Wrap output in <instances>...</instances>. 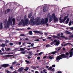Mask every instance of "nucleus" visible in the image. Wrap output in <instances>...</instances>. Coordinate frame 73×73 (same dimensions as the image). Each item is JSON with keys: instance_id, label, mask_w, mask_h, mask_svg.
I'll use <instances>...</instances> for the list:
<instances>
[{"instance_id": "f257e3e1", "label": "nucleus", "mask_w": 73, "mask_h": 73, "mask_svg": "<svg viewBox=\"0 0 73 73\" xmlns=\"http://www.w3.org/2000/svg\"><path fill=\"white\" fill-rule=\"evenodd\" d=\"M15 23V19L14 18L11 20V18L10 16L9 17L7 22V20H5L4 22V25L5 26V28H8L9 27V25L11 24L12 27H14Z\"/></svg>"}, {"instance_id": "f03ea898", "label": "nucleus", "mask_w": 73, "mask_h": 73, "mask_svg": "<svg viewBox=\"0 0 73 73\" xmlns=\"http://www.w3.org/2000/svg\"><path fill=\"white\" fill-rule=\"evenodd\" d=\"M29 23V19L27 18L25 19H22L21 21V22L19 23L18 25L19 26H21L22 24H23V27H25V25H28Z\"/></svg>"}, {"instance_id": "7ed1b4c3", "label": "nucleus", "mask_w": 73, "mask_h": 73, "mask_svg": "<svg viewBox=\"0 0 73 73\" xmlns=\"http://www.w3.org/2000/svg\"><path fill=\"white\" fill-rule=\"evenodd\" d=\"M34 17H32L31 18L30 20L29 21V23L32 25H35V24H36V25H40L41 24V23H39V22H36V20H35V21H34Z\"/></svg>"}, {"instance_id": "20e7f679", "label": "nucleus", "mask_w": 73, "mask_h": 73, "mask_svg": "<svg viewBox=\"0 0 73 73\" xmlns=\"http://www.w3.org/2000/svg\"><path fill=\"white\" fill-rule=\"evenodd\" d=\"M68 57V56H66V55L64 54H62L57 56L56 60L57 62H59V60L62 59V58H66Z\"/></svg>"}, {"instance_id": "39448f33", "label": "nucleus", "mask_w": 73, "mask_h": 73, "mask_svg": "<svg viewBox=\"0 0 73 73\" xmlns=\"http://www.w3.org/2000/svg\"><path fill=\"white\" fill-rule=\"evenodd\" d=\"M57 36L53 35L52 36V37H53V38H57L58 39H60V37H61L60 34H57ZM58 36H59V37Z\"/></svg>"}, {"instance_id": "423d86ee", "label": "nucleus", "mask_w": 73, "mask_h": 73, "mask_svg": "<svg viewBox=\"0 0 73 73\" xmlns=\"http://www.w3.org/2000/svg\"><path fill=\"white\" fill-rule=\"evenodd\" d=\"M66 18H67V17L66 16L64 17L63 20V19H60V20H59L60 23H64L65 20H66Z\"/></svg>"}, {"instance_id": "0eeeda50", "label": "nucleus", "mask_w": 73, "mask_h": 73, "mask_svg": "<svg viewBox=\"0 0 73 73\" xmlns=\"http://www.w3.org/2000/svg\"><path fill=\"white\" fill-rule=\"evenodd\" d=\"M9 65L8 64H3L1 65V67H2L3 68H7V67H8V66H9Z\"/></svg>"}, {"instance_id": "6e6552de", "label": "nucleus", "mask_w": 73, "mask_h": 73, "mask_svg": "<svg viewBox=\"0 0 73 73\" xmlns=\"http://www.w3.org/2000/svg\"><path fill=\"white\" fill-rule=\"evenodd\" d=\"M33 32H34L35 33H39L40 35H43V33H41L42 31H33Z\"/></svg>"}, {"instance_id": "1a4fd4ad", "label": "nucleus", "mask_w": 73, "mask_h": 73, "mask_svg": "<svg viewBox=\"0 0 73 73\" xmlns=\"http://www.w3.org/2000/svg\"><path fill=\"white\" fill-rule=\"evenodd\" d=\"M48 8L47 6H46L45 7H44V9L43 10V12H46L48 11Z\"/></svg>"}, {"instance_id": "9d476101", "label": "nucleus", "mask_w": 73, "mask_h": 73, "mask_svg": "<svg viewBox=\"0 0 73 73\" xmlns=\"http://www.w3.org/2000/svg\"><path fill=\"white\" fill-rule=\"evenodd\" d=\"M24 70V68L21 67L18 69V72L19 73H21L22 70Z\"/></svg>"}, {"instance_id": "9b49d317", "label": "nucleus", "mask_w": 73, "mask_h": 73, "mask_svg": "<svg viewBox=\"0 0 73 73\" xmlns=\"http://www.w3.org/2000/svg\"><path fill=\"white\" fill-rule=\"evenodd\" d=\"M50 16L52 18V19H54V18H55V17H56V15L54 13H53L52 14V15Z\"/></svg>"}, {"instance_id": "f8f14e48", "label": "nucleus", "mask_w": 73, "mask_h": 73, "mask_svg": "<svg viewBox=\"0 0 73 73\" xmlns=\"http://www.w3.org/2000/svg\"><path fill=\"white\" fill-rule=\"evenodd\" d=\"M70 52H69L70 55L73 56V48L70 50Z\"/></svg>"}, {"instance_id": "ddd939ff", "label": "nucleus", "mask_w": 73, "mask_h": 73, "mask_svg": "<svg viewBox=\"0 0 73 73\" xmlns=\"http://www.w3.org/2000/svg\"><path fill=\"white\" fill-rule=\"evenodd\" d=\"M13 56V55H8L3 56L4 57H9Z\"/></svg>"}, {"instance_id": "4468645a", "label": "nucleus", "mask_w": 73, "mask_h": 73, "mask_svg": "<svg viewBox=\"0 0 73 73\" xmlns=\"http://www.w3.org/2000/svg\"><path fill=\"white\" fill-rule=\"evenodd\" d=\"M53 19H54V23H56L57 21H58V19H57V17Z\"/></svg>"}, {"instance_id": "2eb2a0df", "label": "nucleus", "mask_w": 73, "mask_h": 73, "mask_svg": "<svg viewBox=\"0 0 73 73\" xmlns=\"http://www.w3.org/2000/svg\"><path fill=\"white\" fill-rule=\"evenodd\" d=\"M44 22L45 23H47L48 22V18H46L44 19Z\"/></svg>"}, {"instance_id": "dca6fc26", "label": "nucleus", "mask_w": 73, "mask_h": 73, "mask_svg": "<svg viewBox=\"0 0 73 73\" xmlns=\"http://www.w3.org/2000/svg\"><path fill=\"white\" fill-rule=\"evenodd\" d=\"M0 24V29H3V23H1V24Z\"/></svg>"}, {"instance_id": "f3484780", "label": "nucleus", "mask_w": 73, "mask_h": 73, "mask_svg": "<svg viewBox=\"0 0 73 73\" xmlns=\"http://www.w3.org/2000/svg\"><path fill=\"white\" fill-rule=\"evenodd\" d=\"M57 52L56 50L54 52H50V54H56V53H57Z\"/></svg>"}, {"instance_id": "a211bd4d", "label": "nucleus", "mask_w": 73, "mask_h": 73, "mask_svg": "<svg viewBox=\"0 0 73 73\" xmlns=\"http://www.w3.org/2000/svg\"><path fill=\"white\" fill-rule=\"evenodd\" d=\"M32 15V13H30V14H29L28 15L29 18H31Z\"/></svg>"}, {"instance_id": "6ab92c4d", "label": "nucleus", "mask_w": 73, "mask_h": 73, "mask_svg": "<svg viewBox=\"0 0 73 73\" xmlns=\"http://www.w3.org/2000/svg\"><path fill=\"white\" fill-rule=\"evenodd\" d=\"M65 33L67 34H68V35H71V34H72V33H70V32L68 31H65Z\"/></svg>"}, {"instance_id": "aec40b11", "label": "nucleus", "mask_w": 73, "mask_h": 73, "mask_svg": "<svg viewBox=\"0 0 73 73\" xmlns=\"http://www.w3.org/2000/svg\"><path fill=\"white\" fill-rule=\"evenodd\" d=\"M48 19L49 21L50 22H51L52 21V20H53V19L51 17L48 18Z\"/></svg>"}, {"instance_id": "412c9836", "label": "nucleus", "mask_w": 73, "mask_h": 73, "mask_svg": "<svg viewBox=\"0 0 73 73\" xmlns=\"http://www.w3.org/2000/svg\"><path fill=\"white\" fill-rule=\"evenodd\" d=\"M32 51L29 52V53L30 55V56H31L33 55V53H32Z\"/></svg>"}, {"instance_id": "4be33fe9", "label": "nucleus", "mask_w": 73, "mask_h": 73, "mask_svg": "<svg viewBox=\"0 0 73 73\" xmlns=\"http://www.w3.org/2000/svg\"><path fill=\"white\" fill-rule=\"evenodd\" d=\"M58 50H56V52H57V53L58 52H59V51L60 50V49H61V47H58Z\"/></svg>"}, {"instance_id": "5701e85b", "label": "nucleus", "mask_w": 73, "mask_h": 73, "mask_svg": "<svg viewBox=\"0 0 73 73\" xmlns=\"http://www.w3.org/2000/svg\"><path fill=\"white\" fill-rule=\"evenodd\" d=\"M69 21V18H68L66 21V22H65V23H66V24H68Z\"/></svg>"}, {"instance_id": "b1692460", "label": "nucleus", "mask_w": 73, "mask_h": 73, "mask_svg": "<svg viewBox=\"0 0 73 73\" xmlns=\"http://www.w3.org/2000/svg\"><path fill=\"white\" fill-rule=\"evenodd\" d=\"M31 68H33V69H34V70L36 69V66H31Z\"/></svg>"}, {"instance_id": "393cba45", "label": "nucleus", "mask_w": 73, "mask_h": 73, "mask_svg": "<svg viewBox=\"0 0 73 73\" xmlns=\"http://www.w3.org/2000/svg\"><path fill=\"white\" fill-rule=\"evenodd\" d=\"M29 33L30 35H33V34H32V31H29Z\"/></svg>"}, {"instance_id": "a878e982", "label": "nucleus", "mask_w": 73, "mask_h": 73, "mask_svg": "<svg viewBox=\"0 0 73 73\" xmlns=\"http://www.w3.org/2000/svg\"><path fill=\"white\" fill-rule=\"evenodd\" d=\"M52 69V67L50 66L49 67V68L48 69V70H51Z\"/></svg>"}, {"instance_id": "bb28decb", "label": "nucleus", "mask_w": 73, "mask_h": 73, "mask_svg": "<svg viewBox=\"0 0 73 73\" xmlns=\"http://www.w3.org/2000/svg\"><path fill=\"white\" fill-rule=\"evenodd\" d=\"M51 16L50 15V13H48L47 15V17H48V18H49V17H51Z\"/></svg>"}, {"instance_id": "cd10ccee", "label": "nucleus", "mask_w": 73, "mask_h": 73, "mask_svg": "<svg viewBox=\"0 0 73 73\" xmlns=\"http://www.w3.org/2000/svg\"><path fill=\"white\" fill-rule=\"evenodd\" d=\"M39 22H40V23H41V24L42 23H43V22H44V19L43 18L42 19L41 22L40 21Z\"/></svg>"}, {"instance_id": "c85d7f7f", "label": "nucleus", "mask_w": 73, "mask_h": 73, "mask_svg": "<svg viewBox=\"0 0 73 73\" xmlns=\"http://www.w3.org/2000/svg\"><path fill=\"white\" fill-rule=\"evenodd\" d=\"M1 46L2 47H5V44L2 43L1 45Z\"/></svg>"}, {"instance_id": "c756f323", "label": "nucleus", "mask_w": 73, "mask_h": 73, "mask_svg": "<svg viewBox=\"0 0 73 73\" xmlns=\"http://www.w3.org/2000/svg\"><path fill=\"white\" fill-rule=\"evenodd\" d=\"M11 11V9H7V13H8V12H9Z\"/></svg>"}, {"instance_id": "7c9ffc66", "label": "nucleus", "mask_w": 73, "mask_h": 73, "mask_svg": "<svg viewBox=\"0 0 73 73\" xmlns=\"http://www.w3.org/2000/svg\"><path fill=\"white\" fill-rule=\"evenodd\" d=\"M20 36H23V37H25V35L23 34H21Z\"/></svg>"}, {"instance_id": "2f4dec72", "label": "nucleus", "mask_w": 73, "mask_h": 73, "mask_svg": "<svg viewBox=\"0 0 73 73\" xmlns=\"http://www.w3.org/2000/svg\"><path fill=\"white\" fill-rule=\"evenodd\" d=\"M59 44H60V42L58 41L56 43V45H58Z\"/></svg>"}, {"instance_id": "473e14b6", "label": "nucleus", "mask_w": 73, "mask_h": 73, "mask_svg": "<svg viewBox=\"0 0 73 73\" xmlns=\"http://www.w3.org/2000/svg\"><path fill=\"white\" fill-rule=\"evenodd\" d=\"M19 65H20V63H18L16 64L15 66H19Z\"/></svg>"}, {"instance_id": "72a5a7b5", "label": "nucleus", "mask_w": 73, "mask_h": 73, "mask_svg": "<svg viewBox=\"0 0 73 73\" xmlns=\"http://www.w3.org/2000/svg\"><path fill=\"white\" fill-rule=\"evenodd\" d=\"M69 38H73V35H69L68 36Z\"/></svg>"}, {"instance_id": "f704fd0d", "label": "nucleus", "mask_w": 73, "mask_h": 73, "mask_svg": "<svg viewBox=\"0 0 73 73\" xmlns=\"http://www.w3.org/2000/svg\"><path fill=\"white\" fill-rule=\"evenodd\" d=\"M29 67H27L26 68L24 69V70H25V71H28V69H29Z\"/></svg>"}, {"instance_id": "c9c22d12", "label": "nucleus", "mask_w": 73, "mask_h": 73, "mask_svg": "<svg viewBox=\"0 0 73 73\" xmlns=\"http://www.w3.org/2000/svg\"><path fill=\"white\" fill-rule=\"evenodd\" d=\"M5 41V42H7V43H8L10 42L9 40L7 39L6 40V41Z\"/></svg>"}, {"instance_id": "e433bc0d", "label": "nucleus", "mask_w": 73, "mask_h": 73, "mask_svg": "<svg viewBox=\"0 0 73 73\" xmlns=\"http://www.w3.org/2000/svg\"><path fill=\"white\" fill-rule=\"evenodd\" d=\"M20 49L21 51H22L23 52H24V49L23 48H21Z\"/></svg>"}, {"instance_id": "4c0bfd02", "label": "nucleus", "mask_w": 73, "mask_h": 73, "mask_svg": "<svg viewBox=\"0 0 73 73\" xmlns=\"http://www.w3.org/2000/svg\"><path fill=\"white\" fill-rule=\"evenodd\" d=\"M17 62H16V61H14V62H13L12 65H14V64H16Z\"/></svg>"}, {"instance_id": "58836bf2", "label": "nucleus", "mask_w": 73, "mask_h": 73, "mask_svg": "<svg viewBox=\"0 0 73 73\" xmlns=\"http://www.w3.org/2000/svg\"><path fill=\"white\" fill-rule=\"evenodd\" d=\"M54 44V42H50V44H51V45H52Z\"/></svg>"}, {"instance_id": "ea45409f", "label": "nucleus", "mask_w": 73, "mask_h": 73, "mask_svg": "<svg viewBox=\"0 0 73 73\" xmlns=\"http://www.w3.org/2000/svg\"><path fill=\"white\" fill-rule=\"evenodd\" d=\"M69 26H70V25H72V22H71V21H70V22L69 23Z\"/></svg>"}, {"instance_id": "a19ab883", "label": "nucleus", "mask_w": 73, "mask_h": 73, "mask_svg": "<svg viewBox=\"0 0 73 73\" xmlns=\"http://www.w3.org/2000/svg\"><path fill=\"white\" fill-rule=\"evenodd\" d=\"M42 53H44L43 52H40V53H39L38 54L37 56H39V55H40Z\"/></svg>"}, {"instance_id": "79ce46f5", "label": "nucleus", "mask_w": 73, "mask_h": 73, "mask_svg": "<svg viewBox=\"0 0 73 73\" xmlns=\"http://www.w3.org/2000/svg\"><path fill=\"white\" fill-rule=\"evenodd\" d=\"M69 52H67L66 53V56H68V55H69Z\"/></svg>"}, {"instance_id": "37998d69", "label": "nucleus", "mask_w": 73, "mask_h": 73, "mask_svg": "<svg viewBox=\"0 0 73 73\" xmlns=\"http://www.w3.org/2000/svg\"><path fill=\"white\" fill-rule=\"evenodd\" d=\"M69 28L70 29V30H72V31H73V27H69Z\"/></svg>"}, {"instance_id": "c03bdc74", "label": "nucleus", "mask_w": 73, "mask_h": 73, "mask_svg": "<svg viewBox=\"0 0 73 73\" xmlns=\"http://www.w3.org/2000/svg\"><path fill=\"white\" fill-rule=\"evenodd\" d=\"M39 47H40V46H37L36 47H34L33 48H39Z\"/></svg>"}, {"instance_id": "a18cd8bd", "label": "nucleus", "mask_w": 73, "mask_h": 73, "mask_svg": "<svg viewBox=\"0 0 73 73\" xmlns=\"http://www.w3.org/2000/svg\"><path fill=\"white\" fill-rule=\"evenodd\" d=\"M49 58L50 59V60H52V59L53 58V57L51 56H50L49 57Z\"/></svg>"}, {"instance_id": "49530a36", "label": "nucleus", "mask_w": 73, "mask_h": 73, "mask_svg": "<svg viewBox=\"0 0 73 73\" xmlns=\"http://www.w3.org/2000/svg\"><path fill=\"white\" fill-rule=\"evenodd\" d=\"M64 38L65 39H66V40H70V38H68V37H65Z\"/></svg>"}, {"instance_id": "de8ad7c7", "label": "nucleus", "mask_w": 73, "mask_h": 73, "mask_svg": "<svg viewBox=\"0 0 73 73\" xmlns=\"http://www.w3.org/2000/svg\"><path fill=\"white\" fill-rule=\"evenodd\" d=\"M6 72L7 73H11V72L10 71H8V70H6Z\"/></svg>"}, {"instance_id": "09e8293b", "label": "nucleus", "mask_w": 73, "mask_h": 73, "mask_svg": "<svg viewBox=\"0 0 73 73\" xmlns=\"http://www.w3.org/2000/svg\"><path fill=\"white\" fill-rule=\"evenodd\" d=\"M27 58L28 59H30L31 58H32V57L29 56H27Z\"/></svg>"}, {"instance_id": "8fccbe9b", "label": "nucleus", "mask_w": 73, "mask_h": 73, "mask_svg": "<svg viewBox=\"0 0 73 73\" xmlns=\"http://www.w3.org/2000/svg\"><path fill=\"white\" fill-rule=\"evenodd\" d=\"M25 61L27 63H29V61L27 60H25Z\"/></svg>"}, {"instance_id": "3c124183", "label": "nucleus", "mask_w": 73, "mask_h": 73, "mask_svg": "<svg viewBox=\"0 0 73 73\" xmlns=\"http://www.w3.org/2000/svg\"><path fill=\"white\" fill-rule=\"evenodd\" d=\"M50 46V45H49V44H47L46 45V47H49Z\"/></svg>"}, {"instance_id": "603ef678", "label": "nucleus", "mask_w": 73, "mask_h": 73, "mask_svg": "<svg viewBox=\"0 0 73 73\" xmlns=\"http://www.w3.org/2000/svg\"><path fill=\"white\" fill-rule=\"evenodd\" d=\"M9 45H11V46H12L13 45V43H10L9 44Z\"/></svg>"}, {"instance_id": "864d4df0", "label": "nucleus", "mask_w": 73, "mask_h": 73, "mask_svg": "<svg viewBox=\"0 0 73 73\" xmlns=\"http://www.w3.org/2000/svg\"><path fill=\"white\" fill-rule=\"evenodd\" d=\"M42 24H43V25H45V24H46V23L44 22H42Z\"/></svg>"}, {"instance_id": "5fc2aeb1", "label": "nucleus", "mask_w": 73, "mask_h": 73, "mask_svg": "<svg viewBox=\"0 0 73 73\" xmlns=\"http://www.w3.org/2000/svg\"><path fill=\"white\" fill-rule=\"evenodd\" d=\"M35 41H40V40L39 39H36L35 40Z\"/></svg>"}, {"instance_id": "6e6d98bb", "label": "nucleus", "mask_w": 73, "mask_h": 73, "mask_svg": "<svg viewBox=\"0 0 73 73\" xmlns=\"http://www.w3.org/2000/svg\"><path fill=\"white\" fill-rule=\"evenodd\" d=\"M37 58L38 60H39L40 59V56H38Z\"/></svg>"}, {"instance_id": "4d7b16f0", "label": "nucleus", "mask_w": 73, "mask_h": 73, "mask_svg": "<svg viewBox=\"0 0 73 73\" xmlns=\"http://www.w3.org/2000/svg\"><path fill=\"white\" fill-rule=\"evenodd\" d=\"M54 42H57V40H54Z\"/></svg>"}, {"instance_id": "13d9d810", "label": "nucleus", "mask_w": 73, "mask_h": 73, "mask_svg": "<svg viewBox=\"0 0 73 73\" xmlns=\"http://www.w3.org/2000/svg\"><path fill=\"white\" fill-rule=\"evenodd\" d=\"M61 37H62V38H65V37L64 36H60Z\"/></svg>"}, {"instance_id": "bf43d9fd", "label": "nucleus", "mask_w": 73, "mask_h": 73, "mask_svg": "<svg viewBox=\"0 0 73 73\" xmlns=\"http://www.w3.org/2000/svg\"><path fill=\"white\" fill-rule=\"evenodd\" d=\"M1 50L3 52H4V48H2Z\"/></svg>"}, {"instance_id": "052dcab7", "label": "nucleus", "mask_w": 73, "mask_h": 73, "mask_svg": "<svg viewBox=\"0 0 73 73\" xmlns=\"http://www.w3.org/2000/svg\"><path fill=\"white\" fill-rule=\"evenodd\" d=\"M36 22H39V19H36Z\"/></svg>"}, {"instance_id": "680f3d73", "label": "nucleus", "mask_w": 73, "mask_h": 73, "mask_svg": "<svg viewBox=\"0 0 73 73\" xmlns=\"http://www.w3.org/2000/svg\"><path fill=\"white\" fill-rule=\"evenodd\" d=\"M67 44H68V45H72V44L71 43H68Z\"/></svg>"}, {"instance_id": "e2e57ef3", "label": "nucleus", "mask_w": 73, "mask_h": 73, "mask_svg": "<svg viewBox=\"0 0 73 73\" xmlns=\"http://www.w3.org/2000/svg\"><path fill=\"white\" fill-rule=\"evenodd\" d=\"M52 67H53V68H54V67H55L56 65H53L52 66Z\"/></svg>"}, {"instance_id": "0e129e2a", "label": "nucleus", "mask_w": 73, "mask_h": 73, "mask_svg": "<svg viewBox=\"0 0 73 73\" xmlns=\"http://www.w3.org/2000/svg\"><path fill=\"white\" fill-rule=\"evenodd\" d=\"M62 49H63V50H65V48H64V47H63V48H62Z\"/></svg>"}, {"instance_id": "69168bd1", "label": "nucleus", "mask_w": 73, "mask_h": 73, "mask_svg": "<svg viewBox=\"0 0 73 73\" xmlns=\"http://www.w3.org/2000/svg\"><path fill=\"white\" fill-rule=\"evenodd\" d=\"M11 49L10 48H7V50H10Z\"/></svg>"}, {"instance_id": "338daca9", "label": "nucleus", "mask_w": 73, "mask_h": 73, "mask_svg": "<svg viewBox=\"0 0 73 73\" xmlns=\"http://www.w3.org/2000/svg\"><path fill=\"white\" fill-rule=\"evenodd\" d=\"M68 43H66V44L64 45V46H66V45H68Z\"/></svg>"}, {"instance_id": "774afa93", "label": "nucleus", "mask_w": 73, "mask_h": 73, "mask_svg": "<svg viewBox=\"0 0 73 73\" xmlns=\"http://www.w3.org/2000/svg\"><path fill=\"white\" fill-rule=\"evenodd\" d=\"M62 72L61 71H58V73H62Z\"/></svg>"}]
</instances>
